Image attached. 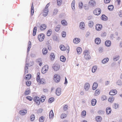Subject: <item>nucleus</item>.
I'll use <instances>...</instances> for the list:
<instances>
[{
  "instance_id": "nucleus-1",
  "label": "nucleus",
  "mask_w": 122,
  "mask_h": 122,
  "mask_svg": "<svg viewBox=\"0 0 122 122\" xmlns=\"http://www.w3.org/2000/svg\"><path fill=\"white\" fill-rule=\"evenodd\" d=\"M40 73H38L37 74L36 80L37 82L39 84H45L46 82L43 78H42L40 79Z\"/></svg>"
},
{
  "instance_id": "nucleus-2",
  "label": "nucleus",
  "mask_w": 122,
  "mask_h": 122,
  "mask_svg": "<svg viewBox=\"0 0 122 122\" xmlns=\"http://www.w3.org/2000/svg\"><path fill=\"white\" fill-rule=\"evenodd\" d=\"M84 57L85 59L87 60H89L91 58V57L89 54L88 51L86 50L83 52Z\"/></svg>"
},
{
  "instance_id": "nucleus-3",
  "label": "nucleus",
  "mask_w": 122,
  "mask_h": 122,
  "mask_svg": "<svg viewBox=\"0 0 122 122\" xmlns=\"http://www.w3.org/2000/svg\"><path fill=\"white\" fill-rule=\"evenodd\" d=\"M49 5V3H48L46 6L45 8L43 9L42 12V15L43 16L46 17L47 16L49 12L48 8Z\"/></svg>"
},
{
  "instance_id": "nucleus-4",
  "label": "nucleus",
  "mask_w": 122,
  "mask_h": 122,
  "mask_svg": "<svg viewBox=\"0 0 122 122\" xmlns=\"http://www.w3.org/2000/svg\"><path fill=\"white\" fill-rule=\"evenodd\" d=\"M61 77L58 74H55L53 76V80L56 83H58L60 81Z\"/></svg>"
},
{
  "instance_id": "nucleus-5",
  "label": "nucleus",
  "mask_w": 122,
  "mask_h": 122,
  "mask_svg": "<svg viewBox=\"0 0 122 122\" xmlns=\"http://www.w3.org/2000/svg\"><path fill=\"white\" fill-rule=\"evenodd\" d=\"M45 36V35L43 34H39L38 36V39L40 42L42 41L44 38Z\"/></svg>"
},
{
  "instance_id": "nucleus-6",
  "label": "nucleus",
  "mask_w": 122,
  "mask_h": 122,
  "mask_svg": "<svg viewBox=\"0 0 122 122\" xmlns=\"http://www.w3.org/2000/svg\"><path fill=\"white\" fill-rule=\"evenodd\" d=\"M34 101L36 103V104L39 105L40 103V99L38 96L35 97L33 98Z\"/></svg>"
},
{
  "instance_id": "nucleus-7",
  "label": "nucleus",
  "mask_w": 122,
  "mask_h": 122,
  "mask_svg": "<svg viewBox=\"0 0 122 122\" xmlns=\"http://www.w3.org/2000/svg\"><path fill=\"white\" fill-rule=\"evenodd\" d=\"M48 69V66L47 65H45L42 68L41 70L42 73L43 74L46 73Z\"/></svg>"
},
{
  "instance_id": "nucleus-8",
  "label": "nucleus",
  "mask_w": 122,
  "mask_h": 122,
  "mask_svg": "<svg viewBox=\"0 0 122 122\" xmlns=\"http://www.w3.org/2000/svg\"><path fill=\"white\" fill-rule=\"evenodd\" d=\"M101 13V10L100 8H97L93 11L94 14L97 15H99Z\"/></svg>"
},
{
  "instance_id": "nucleus-9",
  "label": "nucleus",
  "mask_w": 122,
  "mask_h": 122,
  "mask_svg": "<svg viewBox=\"0 0 122 122\" xmlns=\"http://www.w3.org/2000/svg\"><path fill=\"white\" fill-rule=\"evenodd\" d=\"M60 68V65L57 64H54L52 66L53 69L55 71H57Z\"/></svg>"
},
{
  "instance_id": "nucleus-10",
  "label": "nucleus",
  "mask_w": 122,
  "mask_h": 122,
  "mask_svg": "<svg viewBox=\"0 0 122 122\" xmlns=\"http://www.w3.org/2000/svg\"><path fill=\"white\" fill-rule=\"evenodd\" d=\"M27 112V110L26 109L20 110L19 111V114L22 116H24L25 115Z\"/></svg>"
},
{
  "instance_id": "nucleus-11",
  "label": "nucleus",
  "mask_w": 122,
  "mask_h": 122,
  "mask_svg": "<svg viewBox=\"0 0 122 122\" xmlns=\"http://www.w3.org/2000/svg\"><path fill=\"white\" fill-rule=\"evenodd\" d=\"M89 5L92 7H94L96 6V2L94 0H90L88 3Z\"/></svg>"
},
{
  "instance_id": "nucleus-12",
  "label": "nucleus",
  "mask_w": 122,
  "mask_h": 122,
  "mask_svg": "<svg viewBox=\"0 0 122 122\" xmlns=\"http://www.w3.org/2000/svg\"><path fill=\"white\" fill-rule=\"evenodd\" d=\"M90 87V85L89 83H88L86 82V83L84 87V88L85 91H88L89 90Z\"/></svg>"
},
{
  "instance_id": "nucleus-13",
  "label": "nucleus",
  "mask_w": 122,
  "mask_h": 122,
  "mask_svg": "<svg viewBox=\"0 0 122 122\" xmlns=\"http://www.w3.org/2000/svg\"><path fill=\"white\" fill-rule=\"evenodd\" d=\"M102 27V25L101 24H97L96 26V29L98 31L100 30Z\"/></svg>"
},
{
  "instance_id": "nucleus-14",
  "label": "nucleus",
  "mask_w": 122,
  "mask_h": 122,
  "mask_svg": "<svg viewBox=\"0 0 122 122\" xmlns=\"http://www.w3.org/2000/svg\"><path fill=\"white\" fill-rule=\"evenodd\" d=\"M61 89L60 88H57L56 90V93L57 95L60 96L61 92Z\"/></svg>"
},
{
  "instance_id": "nucleus-15",
  "label": "nucleus",
  "mask_w": 122,
  "mask_h": 122,
  "mask_svg": "<svg viewBox=\"0 0 122 122\" xmlns=\"http://www.w3.org/2000/svg\"><path fill=\"white\" fill-rule=\"evenodd\" d=\"M117 93V91L116 89L111 90L109 92V95H114Z\"/></svg>"
},
{
  "instance_id": "nucleus-16",
  "label": "nucleus",
  "mask_w": 122,
  "mask_h": 122,
  "mask_svg": "<svg viewBox=\"0 0 122 122\" xmlns=\"http://www.w3.org/2000/svg\"><path fill=\"white\" fill-rule=\"evenodd\" d=\"M85 27V25L84 23L83 22H81L80 24L79 27L82 30H84Z\"/></svg>"
},
{
  "instance_id": "nucleus-17",
  "label": "nucleus",
  "mask_w": 122,
  "mask_h": 122,
  "mask_svg": "<svg viewBox=\"0 0 122 122\" xmlns=\"http://www.w3.org/2000/svg\"><path fill=\"white\" fill-rule=\"evenodd\" d=\"M46 27V25L45 24H43L40 26V28L41 30H45Z\"/></svg>"
},
{
  "instance_id": "nucleus-18",
  "label": "nucleus",
  "mask_w": 122,
  "mask_h": 122,
  "mask_svg": "<svg viewBox=\"0 0 122 122\" xmlns=\"http://www.w3.org/2000/svg\"><path fill=\"white\" fill-rule=\"evenodd\" d=\"M95 120L97 122H101L102 120V118L100 116H97L95 117Z\"/></svg>"
},
{
  "instance_id": "nucleus-19",
  "label": "nucleus",
  "mask_w": 122,
  "mask_h": 122,
  "mask_svg": "<svg viewBox=\"0 0 122 122\" xmlns=\"http://www.w3.org/2000/svg\"><path fill=\"white\" fill-rule=\"evenodd\" d=\"M75 0H73L71 3V7L72 10L73 11H75Z\"/></svg>"
},
{
  "instance_id": "nucleus-20",
  "label": "nucleus",
  "mask_w": 122,
  "mask_h": 122,
  "mask_svg": "<svg viewBox=\"0 0 122 122\" xmlns=\"http://www.w3.org/2000/svg\"><path fill=\"white\" fill-rule=\"evenodd\" d=\"M105 46H110L111 44V42L109 40H107L105 42Z\"/></svg>"
},
{
  "instance_id": "nucleus-21",
  "label": "nucleus",
  "mask_w": 122,
  "mask_h": 122,
  "mask_svg": "<svg viewBox=\"0 0 122 122\" xmlns=\"http://www.w3.org/2000/svg\"><path fill=\"white\" fill-rule=\"evenodd\" d=\"M97 66H93L92 68V71L93 73H94L97 70Z\"/></svg>"
},
{
  "instance_id": "nucleus-22",
  "label": "nucleus",
  "mask_w": 122,
  "mask_h": 122,
  "mask_svg": "<svg viewBox=\"0 0 122 122\" xmlns=\"http://www.w3.org/2000/svg\"><path fill=\"white\" fill-rule=\"evenodd\" d=\"M80 41V39L79 38H75L73 40V42L75 44H78Z\"/></svg>"
},
{
  "instance_id": "nucleus-23",
  "label": "nucleus",
  "mask_w": 122,
  "mask_h": 122,
  "mask_svg": "<svg viewBox=\"0 0 122 122\" xmlns=\"http://www.w3.org/2000/svg\"><path fill=\"white\" fill-rule=\"evenodd\" d=\"M49 118L50 119H53L54 117V114L52 110H51L50 112L49 115Z\"/></svg>"
},
{
  "instance_id": "nucleus-24",
  "label": "nucleus",
  "mask_w": 122,
  "mask_h": 122,
  "mask_svg": "<svg viewBox=\"0 0 122 122\" xmlns=\"http://www.w3.org/2000/svg\"><path fill=\"white\" fill-rule=\"evenodd\" d=\"M98 84L96 82H95L93 83L92 87V89L93 90H95L97 87Z\"/></svg>"
},
{
  "instance_id": "nucleus-25",
  "label": "nucleus",
  "mask_w": 122,
  "mask_h": 122,
  "mask_svg": "<svg viewBox=\"0 0 122 122\" xmlns=\"http://www.w3.org/2000/svg\"><path fill=\"white\" fill-rule=\"evenodd\" d=\"M114 100V97L111 96L108 99V101L109 102L112 103Z\"/></svg>"
},
{
  "instance_id": "nucleus-26",
  "label": "nucleus",
  "mask_w": 122,
  "mask_h": 122,
  "mask_svg": "<svg viewBox=\"0 0 122 122\" xmlns=\"http://www.w3.org/2000/svg\"><path fill=\"white\" fill-rule=\"evenodd\" d=\"M42 53L43 55H45L48 52V50L46 48H44L42 50Z\"/></svg>"
},
{
  "instance_id": "nucleus-27",
  "label": "nucleus",
  "mask_w": 122,
  "mask_h": 122,
  "mask_svg": "<svg viewBox=\"0 0 122 122\" xmlns=\"http://www.w3.org/2000/svg\"><path fill=\"white\" fill-rule=\"evenodd\" d=\"M101 40L100 38H96L95 40V43L97 44H99L101 43Z\"/></svg>"
},
{
  "instance_id": "nucleus-28",
  "label": "nucleus",
  "mask_w": 122,
  "mask_h": 122,
  "mask_svg": "<svg viewBox=\"0 0 122 122\" xmlns=\"http://www.w3.org/2000/svg\"><path fill=\"white\" fill-rule=\"evenodd\" d=\"M27 61V60H26V64L25 68V74L28 73L27 69H28V67L29 66L28 64L26 63Z\"/></svg>"
},
{
  "instance_id": "nucleus-29",
  "label": "nucleus",
  "mask_w": 122,
  "mask_h": 122,
  "mask_svg": "<svg viewBox=\"0 0 122 122\" xmlns=\"http://www.w3.org/2000/svg\"><path fill=\"white\" fill-rule=\"evenodd\" d=\"M76 51L78 54H81L82 51L81 48L80 47H77L76 49Z\"/></svg>"
},
{
  "instance_id": "nucleus-30",
  "label": "nucleus",
  "mask_w": 122,
  "mask_h": 122,
  "mask_svg": "<svg viewBox=\"0 0 122 122\" xmlns=\"http://www.w3.org/2000/svg\"><path fill=\"white\" fill-rule=\"evenodd\" d=\"M61 24L64 26H66L67 25V22L65 20H62L61 22Z\"/></svg>"
},
{
  "instance_id": "nucleus-31",
  "label": "nucleus",
  "mask_w": 122,
  "mask_h": 122,
  "mask_svg": "<svg viewBox=\"0 0 122 122\" xmlns=\"http://www.w3.org/2000/svg\"><path fill=\"white\" fill-rule=\"evenodd\" d=\"M100 91L99 89H97L96 90L94 93V96H97L100 94Z\"/></svg>"
},
{
  "instance_id": "nucleus-32",
  "label": "nucleus",
  "mask_w": 122,
  "mask_h": 122,
  "mask_svg": "<svg viewBox=\"0 0 122 122\" xmlns=\"http://www.w3.org/2000/svg\"><path fill=\"white\" fill-rule=\"evenodd\" d=\"M34 8L33 7V3H32L31 5V15H33L34 13Z\"/></svg>"
},
{
  "instance_id": "nucleus-33",
  "label": "nucleus",
  "mask_w": 122,
  "mask_h": 122,
  "mask_svg": "<svg viewBox=\"0 0 122 122\" xmlns=\"http://www.w3.org/2000/svg\"><path fill=\"white\" fill-rule=\"evenodd\" d=\"M109 59L108 58H105L103 59L102 61V63L104 64L107 62L108 61Z\"/></svg>"
},
{
  "instance_id": "nucleus-34",
  "label": "nucleus",
  "mask_w": 122,
  "mask_h": 122,
  "mask_svg": "<svg viewBox=\"0 0 122 122\" xmlns=\"http://www.w3.org/2000/svg\"><path fill=\"white\" fill-rule=\"evenodd\" d=\"M50 58L51 60H53L55 58V56L54 54L53 53H51L50 54Z\"/></svg>"
},
{
  "instance_id": "nucleus-35",
  "label": "nucleus",
  "mask_w": 122,
  "mask_h": 122,
  "mask_svg": "<svg viewBox=\"0 0 122 122\" xmlns=\"http://www.w3.org/2000/svg\"><path fill=\"white\" fill-rule=\"evenodd\" d=\"M61 27V25H57L55 28V31L56 32L60 30Z\"/></svg>"
},
{
  "instance_id": "nucleus-36",
  "label": "nucleus",
  "mask_w": 122,
  "mask_h": 122,
  "mask_svg": "<svg viewBox=\"0 0 122 122\" xmlns=\"http://www.w3.org/2000/svg\"><path fill=\"white\" fill-rule=\"evenodd\" d=\"M78 7L80 9H82L83 7V4L82 2H79L78 4Z\"/></svg>"
},
{
  "instance_id": "nucleus-37",
  "label": "nucleus",
  "mask_w": 122,
  "mask_h": 122,
  "mask_svg": "<svg viewBox=\"0 0 122 122\" xmlns=\"http://www.w3.org/2000/svg\"><path fill=\"white\" fill-rule=\"evenodd\" d=\"M111 108L110 107H107L106 110L107 113V114H110L111 112Z\"/></svg>"
},
{
  "instance_id": "nucleus-38",
  "label": "nucleus",
  "mask_w": 122,
  "mask_h": 122,
  "mask_svg": "<svg viewBox=\"0 0 122 122\" xmlns=\"http://www.w3.org/2000/svg\"><path fill=\"white\" fill-rule=\"evenodd\" d=\"M60 61L63 62H65L66 60L65 57L63 56H60Z\"/></svg>"
},
{
  "instance_id": "nucleus-39",
  "label": "nucleus",
  "mask_w": 122,
  "mask_h": 122,
  "mask_svg": "<svg viewBox=\"0 0 122 122\" xmlns=\"http://www.w3.org/2000/svg\"><path fill=\"white\" fill-rule=\"evenodd\" d=\"M67 117L66 114L65 113H62L60 116V117L61 119H63Z\"/></svg>"
},
{
  "instance_id": "nucleus-40",
  "label": "nucleus",
  "mask_w": 122,
  "mask_h": 122,
  "mask_svg": "<svg viewBox=\"0 0 122 122\" xmlns=\"http://www.w3.org/2000/svg\"><path fill=\"white\" fill-rule=\"evenodd\" d=\"M86 112L85 110L81 112V116L83 118L85 117L86 115Z\"/></svg>"
},
{
  "instance_id": "nucleus-41",
  "label": "nucleus",
  "mask_w": 122,
  "mask_h": 122,
  "mask_svg": "<svg viewBox=\"0 0 122 122\" xmlns=\"http://www.w3.org/2000/svg\"><path fill=\"white\" fill-rule=\"evenodd\" d=\"M93 22L92 21H90L89 22L88 25L90 28H92L93 27Z\"/></svg>"
},
{
  "instance_id": "nucleus-42",
  "label": "nucleus",
  "mask_w": 122,
  "mask_h": 122,
  "mask_svg": "<svg viewBox=\"0 0 122 122\" xmlns=\"http://www.w3.org/2000/svg\"><path fill=\"white\" fill-rule=\"evenodd\" d=\"M31 47V43L30 41H29L28 42L27 48V52L30 51Z\"/></svg>"
},
{
  "instance_id": "nucleus-43",
  "label": "nucleus",
  "mask_w": 122,
  "mask_h": 122,
  "mask_svg": "<svg viewBox=\"0 0 122 122\" xmlns=\"http://www.w3.org/2000/svg\"><path fill=\"white\" fill-rule=\"evenodd\" d=\"M60 48L61 50L62 51H65L66 49V48L63 45H60Z\"/></svg>"
},
{
  "instance_id": "nucleus-44",
  "label": "nucleus",
  "mask_w": 122,
  "mask_h": 122,
  "mask_svg": "<svg viewBox=\"0 0 122 122\" xmlns=\"http://www.w3.org/2000/svg\"><path fill=\"white\" fill-rule=\"evenodd\" d=\"M101 19L105 21L107 20V17L105 15H103L101 17Z\"/></svg>"
},
{
  "instance_id": "nucleus-45",
  "label": "nucleus",
  "mask_w": 122,
  "mask_h": 122,
  "mask_svg": "<svg viewBox=\"0 0 122 122\" xmlns=\"http://www.w3.org/2000/svg\"><path fill=\"white\" fill-rule=\"evenodd\" d=\"M97 102V101L95 99H93L92 101V105L93 106L95 105Z\"/></svg>"
},
{
  "instance_id": "nucleus-46",
  "label": "nucleus",
  "mask_w": 122,
  "mask_h": 122,
  "mask_svg": "<svg viewBox=\"0 0 122 122\" xmlns=\"http://www.w3.org/2000/svg\"><path fill=\"white\" fill-rule=\"evenodd\" d=\"M31 76L30 74H29L25 76V79L26 80H29L31 78Z\"/></svg>"
},
{
  "instance_id": "nucleus-47",
  "label": "nucleus",
  "mask_w": 122,
  "mask_h": 122,
  "mask_svg": "<svg viewBox=\"0 0 122 122\" xmlns=\"http://www.w3.org/2000/svg\"><path fill=\"white\" fill-rule=\"evenodd\" d=\"M119 106V105L118 103H115L113 104V107L114 108L116 109Z\"/></svg>"
},
{
  "instance_id": "nucleus-48",
  "label": "nucleus",
  "mask_w": 122,
  "mask_h": 122,
  "mask_svg": "<svg viewBox=\"0 0 122 122\" xmlns=\"http://www.w3.org/2000/svg\"><path fill=\"white\" fill-rule=\"evenodd\" d=\"M119 58V55L116 56L113 58V60L114 61L118 60Z\"/></svg>"
},
{
  "instance_id": "nucleus-49",
  "label": "nucleus",
  "mask_w": 122,
  "mask_h": 122,
  "mask_svg": "<svg viewBox=\"0 0 122 122\" xmlns=\"http://www.w3.org/2000/svg\"><path fill=\"white\" fill-rule=\"evenodd\" d=\"M68 106L67 105H66L63 106V110L64 111H66L68 109Z\"/></svg>"
},
{
  "instance_id": "nucleus-50",
  "label": "nucleus",
  "mask_w": 122,
  "mask_h": 122,
  "mask_svg": "<svg viewBox=\"0 0 122 122\" xmlns=\"http://www.w3.org/2000/svg\"><path fill=\"white\" fill-rule=\"evenodd\" d=\"M53 40L55 41H59V39L58 37L56 35L53 36Z\"/></svg>"
},
{
  "instance_id": "nucleus-51",
  "label": "nucleus",
  "mask_w": 122,
  "mask_h": 122,
  "mask_svg": "<svg viewBox=\"0 0 122 122\" xmlns=\"http://www.w3.org/2000/svg\"><path fill=\"white\" fill-rule=\"evenodd\" d=\"M116 83L117 85L121 86L122 84V82L121 80H118L117 81Z\"/></svg>"
},
{
  "instance_id": "nucleus-52",
  "label": "nucleus",
  "mask_w": 122,
  "mask_h": 122,
  "mask_svg": "<svg viewBox=\"0 0 122 122\" xmlns=\"http://www.w3.org/2000/svg\"><path fill=\"white\" fill-rule=\"evenodd\" d=\"M37 28L36 27H35L33 30V36H35L36 34V31L37 30Z\"/></svg>"
},
{
  "instance_id": "nucleus-53",
  "label": "nucleus",
  "mask_w": 122,
  "mask_h": 122,
  "mask_svg": "<svg viewBox=\"0 0 122 122\" xmlns=\"http://www.w3.org/2000/svg\"><path fill=\"white\" fill-rule=\"evenodd\" d=\"M114 8V6L113 5H109L108 7V10L110 11H112L113 10Z\"/></svg>"
},
{
  "instance_id": "nucleus-54",
  "label": "nucleus",
  "mask_w": 122,
  "mask_h": 122,
  "mask_svg": "<svg viewBox=\"0 0 122 122\" xmlns=\"http://www.w3.org/2000/svg\"><path fill=\"white\" fill-rule=\"evenodd\" d=\"M46 99V97L45 96H42L40 99V100L41 102H44Z\"/></svg>"
},
{
  "instance_id": "nucleus-55",
  "label": "nucleus",
  "mask_w": 122,
  "mask_h": 122,
  "mask_svg": "<svg viewBox=\"0 0 122 122\" xmlns=\"http://www.w3.org/2000/svg\"><path fill=\"white\" fill-rule=\"evenodd\" d=\"M51 29H50L48 31L47 33V35L48 36H49L51 35Z\"/></svg>"
},
{
  "instance_id": "nucleus-56",
  "label": "nucleus",
  "mask_w": 122,
  "mask_h": 122,
  "mask_svg": "<svg viewBox=\"0 0 122 122\" xmlns=\"http://www.w3.org/2000/svg\"><path fill=\"white\" fill-rule=\"evenodd\" d=\"M107 98L106 96L103 95L101 97V100L102 101H104L106 100Z\"/></svg>"
},
{
  "instance_id": "nucleus-57",
  "label": "nucleus",
  "mask_w": 122,
  "mask_h": 122,
  "mask_svg": "<svg viewBox=\"0 0 122 122\" xmlns=\"http://www.w3.org/2000/svg\"><path fill=\"white\" fill-rule=\"evenodd\" d=\"M35 118V115L33 114H32L30 116V120L32 121L34 120Z\"/></svg>"
},
{
  "instance_id": "nucleus-58",
  "label": "nucleus",
  "mask_w": 122,
  "mask_h": 122,
  "mask_svg": "<svg viewBox=\"0 0 122 122\" xmlns=\"http://www.w3.org/2000/svg\"><path fill=\"white\" fill-rule=\"evenodd\" d=\"M54 100V98L53 97H51L49 98L48 100V102L50 103H51Z\"/></svg>"
},
{
  "instance_id": "nucleus-59",
  "label": "nucleus",
  "mask_w": 122,
  "mask_h": 122,
  "mask_svg": "<svg viewBox=\"0 0 122 122\" xmlns=\"http://www.w3.org/2000/svg\"><path fill=\"white\" fill-rule=\"evenodd\" d=\"M62 3L61 0H57V4L58 5L60 6L61 5Z\"/></svg>"
},
{
  "instance_id": "nucleus-60",
  "label": "nucleus",
  "mask_w": 122,
  "mask_h": 122,
  "mask_svg": "<svg viewBox=\"0 0 122 122\" xmlns=\"http://www.w3.org/2000/svg\"><path fill=\"white\" fill-rule=\"evenodd\" d=\"M62 36V37L64 38L65 37L66 35V33L65 31H63L61 33Z\"/></svg>"
},
{
  "instance_id": "nucleus-61",
  "label": "nucleus",
  "mask_w": 122,
  "mask_h": 122,
  "mask_svg": "<svg viewBox=\"0 0 122 122\" xmlns=\"http://www.w3.org/2000/svg\"><path fill=\"white\" fill-rule=\"evenodd\" d=\"M44 121V117H40L39 119V122H43Z\"/></svg>"
},
{
  "instance_id": "nucleus-62",
  "label": "nucleus",
  "mask_w": 122,
  "mask_h": 122,
  "mask_svg": "<svg viewBox=\"0 0 122 122\" xmlns=\"http://www.w3.org/2000/svg\"><path fill=\"white\" fill-rule=\"evenodd\" d=\"M30 92V90L29 89H27L25 92V94L26 95H28Z\"/></svg>"
},
{
  "instance_id": "nucleus-63",
  "label": "nucleus",
  "mask_w": 122,
  "mask_h": 122,
  "mask_svg": "<svg viewBox=\"0 0 122 122\" xmlns=\"http://www.w3.org/2000/svg\"><path fill=\"white\" fill-rule=\"evenodd\" d=\"M99 52L100 53H102L103 51V48L102 47H100L99 48Z\"/></svg>"
},
{
  "instance_id": "nucleus-64",
  "label": "nucleus",
  "mask_w": 122,
  "mask_h": 122,
  "mask_svg": "<svg viewBox=\"0 0 122 122\" xmlns=\"http://www.w3.org/2000/svg\"><path fill=\"white\" fill-rule=\"evenodd\" d=\"M58 12V10L57 9H55L53 12V15H55L56 14L57 12Z\"/></svg>"
}]
</instances>
